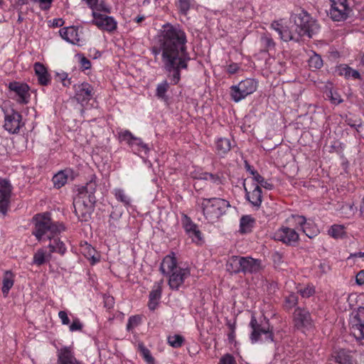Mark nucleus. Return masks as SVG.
I'll list each match as a JSON object with an SVG mask.
<instances>
[{
    "label": "nucleus",
    "mask_w": 364,
    "mask_h": 364,
    "mask_svg": "<svg viewBox=\"0 0 364 364\" xmlns=\"http://www.w3.org/2000/svg\"><path fill=\"white\" fill-rule=\"evenodd\" d=\"M159 39V48L154 47L155 56L161 53L164 70L172 73L171 80L176 85L181 79V70L186 69L191 60L187 52L186 33L179 27L166 23Z\"/></svg>",
    "instance_id": "obj_1"
},
{
    "label": "nucleus",
    "mask_w": 364,
    "mask_h": 364,
    "mask_svg": "<svg viewBox=\"0 0 364 364\" xmlns=\"http://www.w3.org/2000/svg\"><path fill=\"white\" fill-rule=\"evenodd\" d=\"M33 220L35 228L33 234L37 240L40 241L44 235H47V237L50 240L48 246L50 253L56 252L64 255L67 250L65 245L58 237H55V235L65 230L64 225L62 223H53L50 214L48 213L36 215L33 217Z\"/></svg>",
    "instance_id": "obj_2"
},
{
    "label": "nucleus",
    "mask_w": 364,
    "mask_h": 364,
    "mask_svg": "<svg viewBox=\"0 0 364 364\" xmlns=\"http://www.w3.org/2000/svg\"><path fill=\"white\" fill-rule=\"evenodd\" d=\"M200 206L208 222H217L230 206V203L220 198H201Z\"/></svg>",
    "instance_id": "obj_3"
},
{
    "label": "nucleus",
    "mask_w": 364,
    "mask_h": 364,
    "mask_svg": "<svg viewBox=\"0 0 364 364\" xmlns=\"http://www.w3.org/2000/svg\"><path fill=\"white\" fill-rule=\"evenodd\" d=\"M289 21L290 24L294 23L299 28L298 31L301 32L304 36H306L309 38H312L318 31L320 28L317 21L304 9L292 14Z\"/></svg>",
    "instance_id": "obj_4"
},
{
    "label": "nucleus",
    "mask_w": 364,
    "mask_h": 364,
    "mask_svg": "<svg viewBox=\"0 0 364 364\" xmlns=\"http://www.w3.org/2000/svg\"><path fill=\"white\" fill-rule=\"evenodd\" d=\"M250 326L252 328L250 338L252 343L259 341H273L272 330L270 328L269 320L266 318L258 321L255 316H252Z\"/></svg>",
    "instance_id": "obj_5"
},
{
    "label": "nucleus",
    "mask_w": 364,
    "mask_h": 364,
    "mask_svg": "<svg viewBox=\"0 0 364 364\" xmlns=\"http://www.w3.org/2000/svg\"><path fill=\"white\" fill-rule=\"evenodd\" d=\"M289 26H283L279 21H273L271 24L272 28L275 30L284 41L299 42L302 36L301 32L298 31V27L294 23Z\"/></svg>",
    "instance_id": "obj_6"
},
{
    "label": "nucleus",
    "mask_w": 364,
    "mask_h": 364,
    "mask_svg": "<svg viewBox=\"0 0 364 364\" xmlns=\"http://www.w3.org/2000/svg\"><path fill=\"white\" fill-rule=\"evenodd\" d=\"M257 82L251 78L242 80L238 85L231 87L232 99L238 102L257 90Z\"/></svg>",
    "instance_id": "obj_7"
},
{
    "label": "nucleus",
    "mask_w": 364,
    "mask_h": 364,
    "mask_svg": "<svg viewBox=\"0 0 364 364\" xmlns=\"http://www.w3.org/2000/svg\"><path fill=\"white\" fill-rule=\"evenodd\" d=\"M96 202L95 197L91 196V198L85 200L84 197L80 195L74 200L73 206L75 213L78 219L81 221H87L90 218L93 205Z\"/></svg>",
    "instance_id": "obj_8"
},
{
    "label": "nucleus",
    "mask_w": 364,
    "mask_h": 364,
    "mask_svg": "<svg viewBox=\"0 0 364 364\" xmlns=\"http://www.w3.org/2000/svg\"><path fill=\"white\" fill-rule=\"evenodd\" d=\"M351 335L360 342L364 341V307H359L353 314L350 321Z\"/></svg>",
    "instance_id": "obj_9"
},
{
    "label": "nucleus",
    "mask_w": 364,
    "mask_h": 364,
    "mask_svg": "<svg viewBox=\"0 0 364 364\" xmlns=\"http://www.w3.org/2000/svg\"><path fill=\"white\" fill-rule=\"evenodd\" d=\"M23 126L22 116L18 112L12 109L4 112V127L9 133L18 134L20 129Z\"/></svg>",
    "instance_id": "obj_10"
},
{
    "label": "nucleus",
    "mask_w": 364,
    "mask_h": 364,
    "mask_svg": "<svg viewBox=\"0 0 364 364\" xmlns=\"http://www.w3.org/2000/svg\"><path fill=\"white\" fill-rule=\"evenodd\" d=\"M331 9L328 11L330 18L334 21H344L348 16L350 8L347 0H330Z\"/></svg>",
    "instance_id": "obj_11"
},
{
    "label": "nucleus",
    "mask_w": 364,
    "mask_h": 364,
    "mask_svg": "<svg viewBox=\"0 0 364 364\" xmlns=\"http://www.w3.org/2000/svg\"><path fill=\"white\" fill-rule=\"evenodd\" d=\"M92 20L91 23L96 26L99 29L112 33L117 28V22L109 16L102 14L97 11L92 12Z\"/></svg>",
    "instance_id": "obj_12"
},
{
    "label": "nucleus",
    "mask_w": 364,
    "mask_h": 364,
    "mask_svg": "<svg viewBox=\"0 0 364 364\" xmlns=\"http://www.w3.org/2000/svg\"><path fill=\"white\" fill-rule=\"evenodd\" d=\"M13 186L6 178H0V213L5 215L8 211Z\"/></svg>",
    "instance_id": "obj_13"
},
{
    "label": "nucleus",
    "mask_w": 364,
    "mask_h": 364,
    "mask_svg": "<svg viewBox=\"0 0 364 364\" xmlns=\"http://www.w3.org/2000/svg\"><path fill=\"white\" fill-rule=\"evenodd\" d=\"M9 90L15 94V97H18L17 102L21 104H28L30 100L29 87L26 83L20 82H11L8 86Z\"/></svg>",
    "instance_id": "obj_14"
},
{
    "label": "nucleus",
    "mask_w": 364,
    "mask_h": 364,
    "mask_svg": "<svg viewBox=\"0 0 364 364\" xmlns=\"http://www.w3.org/2000/svg\"><path fill=\"white\" fill-rule=\"evenodd\" d=\"M75 98L76 100L83 105L87 103L93 97V87L88 82H82L74 85Z\"/></svg>",
    "instance_id": "obj_15"
},
{
    "label": "nucleus",
    "mask_w": 364,
    "mask_h": 364,
    "mask_svg": "<svg viewBox=\"0 0 364 364\" xmlns=\"http://www.w3.org/2000/svg\"><path fill=\"white\" fill-rule=\"evenodd\" d=\"M294 325L298 329L309 328L313 326L311 314L305 309L296 308L294 312Z\"/></svg>",
    "instance_id": "obj_16"
},
{
    "label": "nucleus",
    "mask_w": 364,
    "mask_h": 364,
    "mask_svg": "<svg viewBox=\"0 0 364 364\" xmlns=\"http://www.w3.org/2000/svg\"><path fill=\"white\" fill-rule=\"evenodd\" d=\"M57 364H83L77 360L72 346H63L57 350Z\"/></svg>",
    "instance_id": "obj_17"
},
{
    "label": "nucleus",
    "mask_w": 364,
    "mask_h": 364,
    "mask_svg": "<svg viewBox=\"0 0 364 364\" xmlns=\"http://www.w3.org/2000/svg\"><path fill=\"white\" fill-rule=\"evenodd\" d=\"M275 239L289 245H293L299 240V234L289 228H282L277 230L274 236Z\"/></svg>",
    "instance_id": "obj_18"
},
{
    "label": "nucleus",
    "mask_w": 364,
    "mask_h": 364,
    "mask_svg": "<svg viewBox=\"0 0 364 364\" xmlns=\"http://www.w3.org/2000/svg\"><path fill=\"white\" fill-rule=\"evenodd\" d=\"M168 275V285L170 288L173 290H178L184 280L190 276V271L188 269L179 268Z\"/></svg>",
    "instance_id": "obj_19"
},
{
    "label": "nucleus",
    "mask_w": 364,
    "mask_h": 364,
    "mask_svg": "<svg viewBox=\"0 0 364 364\" xmlns=\"http://www.w3.org/2000/svg\"><path fill=\"white\" fill-rule=\"evenodd\" d=\"M241 272L245 274H255L262 269L261 260L250 257H241Z\"/></svg>",
    "instance_id": "obj_20"
},
{
    "label": "nucleus",
    "mask_w": 364,
    "mask_h": 364,
    "mask_svg": "<svg viewBox=\"0 0 364 364\" xmlns=\"http://www.w3.org/2000/svg\"><path fill=\"white\" fill-rule=\"evenodd\" d=\"M183 226L186 233L191 237L193 242H199L201 240V232L196 224L187 215H184L182 219Z\"/></svg>",
    "instance_id": "obj_21"
},
{
    "label": "nucleus",
    "mask_w": 364,
    "mask_h": 364,
    "mask_svg": "<svg viewBox=\"0 0 364 364\" xmlns=\"http://www.w3.org/2000/svg\"><path fill=\"white\" fill-rule=\"evenodd\" d=\"M253 186V190L252 191H249L247 188L245 186V183H244L246 198L252 205L259 208L260 207L262 201V189L257 184H254Z\"/></svg>",
    "instance_id": "obj_22"
},
{
    "label": "nucleus",
    "mask_w": 364,
    "mask_h": 364,
    "mask_svg": "<svg viewBox=\"0 0 364 364\" xmlns=\"http://www.w3.org/2000/svg\"><path fill=\"white\" fill-rule=\"evenodd\" d=\"M180 267H177V261L173 255H166L160 265V271L163 274L168 275Z\"/></svg>",
    "instance_id": "obj_23"
},
{
    "label": "nucleus",
    "mask_w": 364,
    "mask_h": 364,
    "mask_svg": "<svg viewBox=\"0 0 364 364\" xmlns=\"http://www.w3.org/2000/svg\"><path fill=\"white\" fill-rule=\"evenodd\" d=\"M60 34L63 39L73 44H77L80 41L77 29L73 26L60 29Z\"/></svg>",
    "instance_id": "obj_24"
},
{
    "label": "nucleus",
    "mask_w": 364,
    "mask_h": 364,
    "mask_svg": "<svg viewBox=\"0 0 364 364\" xmlns=\"http://www.w3.org/2000/svg\"><path fill=\"white\" fill-rule=\"evenodd\" d=\"M337 71L339 75L343 76L346 79H353V80H360L361 75L360 73L350 68L346 64L340 65L337 68Z\"/></svg>",
    "instance_id": "obj_25"
},
{
    "label": "nucleus",
    "mask_w": 364,
    "mask_h": 364,
    "mask_svg": "<svg viewBox=\"0 0 364 364\" xmlns=\"http://www.w3.org/2000/svg\"><path fill=\"white\" fill-rule=\"evenodd\" d=\"M34 70L39 84L47 85L50 82V79L46 68L41 63H36L34 64Z\"/></svg>",
    "instance_id": "obj_26"
},
{
    "label": "nucleus",
    "mask_w": 364,
    "mask_h": 364,
    "mask_svg": "<svg viewBox=\"0 0 364 364\" xmlns=\"http://www.w3.org/2000/svg\"><path fill=\"white\" fill-rule=\"evenodd\" d=\"M14 277L15 275L11 271L7 270L4 272L1 287V291L4 296L8 295L10 289L14 286Z\"/></svg>",
    "instance_id": "obj_27"
},
{
    "label": "nucleus",
    "mask_w": 364,
    "mask_h": 364,
    "mask_svg": "<svg viewBox=\"0 0 364 364\" xmlns=\"http://www.w3.org/2000/svg\"><path fill=\"white\" fill-rule=\"evenodd\" d=\"M97 176L95 175H92L89 181L85 184V186L82 187V191L80 192V195L85 196L87 194V198H91V196L92 197L95 196V193L97 189Z\"/></svg>",
    "instance_id": "obj_28"
},
{
    "label": "nucleus",
    "mask_w": 364,
    "mask_h": 364,
    "mask_svg": "<svg viewBox=\"0 0 364 364\" xmlns=\"http://www.w3.org/2000/svg\"><path fill=\"white\" fill-rule=\"evenodd\" d=\"M241 257L232 256L227 262L226 269L231 274H237L241 272Z\"/></svg>",
    "instance_id": "obj_29"
},
{
    "label": "nucleus",
    "mask_w": 364,
    "mask_h": 364,
    "mask_svg": "<svg viewBox=\"0 0 364 364\" xmlns=\"http://www.w3.org/2000/svg\"><path fill=\"white\" fill-rule=\"evenodd\" d=\"M51 258V255L49 252L46 255L43 249H38L33 255V264L41 266L47 262H49Z\"/></svg>",
    "instance_id": "obj_30"
},
{
    "label": "nucleus",
    "mask_w": 364,
    "mask_h": 364,
    "mask_svg": "<svg viewBox=\"0 0 364 364\" xmlns=\"http://www.w3.org/2000/svg\"><path fill=\"white\" fill-rule=\"evenodd\" d=\"M255 224V219L250 215H244L240 218V232L247 233L252 231Z\"/></svg>",
    "instance_id": "obj_31"
},
{
    "label": "nucleus",
    "mask_w": 364,
    "mask_h": 364,
    "mask_svg": "<svg viewBox=\"0 0 364 364\" xmlns=\"http://www.w3.org/2000/svg\"><path fill=\"white\" fill-rule=\"evenodd\" d=\"M231 149L230 139L227 138H220L216 142V150L219 155H224Z\"/></svg>",
    "instance_id": "obj_32"
},
{
    "label": "nucleus",
    "mask_w": 364,
    "mask_h": 364,
    "mask_svg": "<svg viewBox=\"0 0 364 364\" xmlns=\"http://www.w3.org/2000/svg\"><path fill=\"white\" fill-rule=\"evenodd\" d=\"M335 361L338 364H353L352 355L345 350H341L336 353Z\"/></svg>",
    "instance_id": "obj_33"
},
{
    "label": "nucleus",
    "mask_w": 364,
    "mask_h": 364,
    "mask_svg": "<svg viewBox=\"0 0 364 364\" xmlns=\"http://www.w3.org/2000/svg\"><path fill=\"white\" fill-rule=\"evenodd\" d=\"M260 43L263 47V51L267 52L275 47V43L269 33H264L260 38Z\"/></svg>",
    "instance_id": "obj_34"
},
{
    "label": "nucleus",
    "mask_w": 364,
    "mask_h": 364,
    "mask_svg": "<svg viewBox=\"0 0 364 364\" xmlns=\"http://www.w3.org/2000/svg\"><path fill=\"white\" fill-rule=\"evenodd\" d=\"M137 348L147 364H155V360L151 355L150 350L144 345L143 343H139Z\"/></svg>",
    "instance_id": "obj_35"
},
{
    "label": "nucleus",
    "mask_w": 364,
    "mask_h": 364,
    "mask_svg": "<svg viewBox=\"0 0 364 364\" xmlns=\"http://www.w3.org/2000/svg\"><path fill=\"white\" fill-rule=\"evenodd\" d=\"M251 174L252 175V181H255L260 187H263L266 189L271 190L273 187V185L267 181L264 180L263 176H262L257 171H252Z\"/></svg>",
    "instance_id": "obj_36"
},
{
    "label": "nucleus",
    "mask_w": 364,
    "mask_h": 364,
    "mask_svg": "<svg viewBox=\"0 0 364 364\" xmlns=\"http://www.w3.org/2000/svg\"><path fill=\"white\" fill-rule=\"evenodd\" d=\"M68 181V175L63 171H59L53 177V183L57 188L63 187Z\"/></svg>",
    "instance_id": "obj_37"
},
{
    "label": "nucleus",
    "mask_w": 364,
    "mask_h": 364,
    "mask_svg": "<svg viewBox=\"0 0 364 364\" xmlns=\"http://www.w3.org/2000/svg\"><path fill=\"white\" fill-rule=\"evenodd\" d=\"M163 283H164V280L161 279L159 282H156L154 284L153 289L150 291V294H149V299L150 300L159 301V299H161V292H162L161 286H162Z\"/></svg>",
    "instance_id": "obj_38"
},
{
    "label": "nucleus",
    "mask_w": 364,
    "mask_h": 364,
    "mask_svg": "<svg viewBox=\"0 0 364 364\" xmlns=\"http://www.w3.org/2000/svg\"><path fill=\"white\" fill-rule=\"evenodd\" d=\"M193 1V0H177L176 6L180 13L183 15H187Z\"/></svg>",
    "instance_id": "obj_39"
},
{
    "label": "nucleus",
    "mask_w": 364,
    "mask_h": 364,
    "mask_svg": "<svg viewBox=\"0 0 364 364\" xmlns=\"http://www.w3.org/2000/svg\"><path fill=\"white\" fill-rule=\"evenodd\" d=\"M328 233L334 238L342 237L345 235V228L341 225H333L328 230Z\"/></svg>",
    "instance_id": "obj_40"
},
{
    "label": "nucleus",
    "mask_w": 364,
    "mask_h": 364,
    "mask_svg": "<svg viewBox=\"0 0 364 364\" xmlns=\"http://www.w3.org/2000/svg\"><path fill=\"white\" fill-rule=\"evenodd\" d=\"M114 196L117 200L124 203V205H129L131 204V199L124 190L120 188L115 189Z\"/></svg>",
    "instance_id": "obj_41"
},
{
    "label": "nucleus",
    "mask_w": 364,
    "mask_h": 364,
    "mask_svg": "<svg viewBox=\"0 0 364 364\" xmlns=\"http://www.w3.org/2000/svg\"><path fill=\"white\" fill-rule=\"evenodd\" d=\"M184 342V338L178 334L169 336L168 337V343L173 348H180Z\"/></svg>",
    "instance_id": "obj_42"
},
{
    "label": "nucleus",
    "mask_w": 364,
    "mask_h": 364,
    "mask_svg": "<svg viewBox=\"0 0 364 364\" xmlns=\"http://www.w3.org/2000/svg\"><path fill=\"white\" fill-rule=\"evenodd\" d=\"M131 146L135 148L139 151H143L144 154H147L149 151V148L146 144H145L141 139L135 137Z\"/></svg>",
    "instance_id": "obj_43"
},
{
    "label": "nucleus",
    "mask_w": 364,
    "mask_h": 364,
    "mask_svg": "<svg viewBox=\"0 0 364 364\" xmlns=\"http://www.w3.org/2000/svg\"><path fill=\"white\" fill-rule=\"evenodd\" d=\"M141 322V317L139 315L132 316L129 318L127 324V330L128 331H132L136 327L139 326Z\"/></svg>",
    "instance_id": "obj_44"
},
{
    "label": "nucleus",
    "mask_w": 364,
    "mask_h": 364,
    "mask_svg": "<svg viewBox=\"0 0 364 364\" xmlns=\"http://www.w3.org/2000/svg\"><path fill=\"white\" fill-rule=\"evenodd\" d=\"M119 139L127 142L129 146L133 143L134 136L129 130H121L118 132Z\"/></svg>",
    "instance_id": "obj_45"
},
{
    "label": "nucleus",
    "mask_w": 364,
    "mask_h": 364,
    "mask_svg": "<svg viewBox=\"0 0 364 364\" xmlns=\"http://www.w3.org/2000/svg\"><path fill=\"white\" fill-rule=\"evenodd\" d=\"M309 65L312 68L319 69L323 66V60L319 55L314 53L309 60Z\"/></svg>",
    "instance_id": "obj_46"
},
{
    "label": "nucleus",
    "mask_w": 364,
    "mask_h": 364,
    "mask_svg": "<svg viewBox=\"0 0 364 364\" xmlns=\"http://www.w3.org/2000/svg\"><path fill=\"white\" fill-rule=\"evenodd\" d=\"M298 302V296L295 293H290L285 297L284 306L286 309H290L295 306Z\"/></svg>",
    "instance_id": "obj_47"
},
{
    "label": "nucleus",
    "mask_w": 364,
    "mask_h": 364,
    "mask_svg": "<svg viewBox=\"0 0 364 364\" xmlns=\"http://www.w3.org/2000/svg\"><path fill=\"white\" fill-rule=\"evenodd\" d=\"M169 87V85L166 80L163 81L159 84L156 87V96L159 98L164 99L166 97V92Z\"/></svg>",
    "instance_id": "obj_48"
},
{
    "label": "nucleus",
    "mask_w": 364,
    "mask_h": 364,
    "mask_svg": "<svg viewBox=\"0 0 364 364\" xmlns=\"http://www.w3.org/2000/svg\"><path fill=\"white\" fill-rule=\"evenodd\" d=\"M296 223L301 226L303 232L308 236L309 238H311L313 235L310 232V230H309V224L306 223V218L304 216H297Z\"/></svg>",
    "instance_id": "obj_49"
},
{
    "label": "nucleus",
    "mask_w": 364,
    "mask_h": 364,
    "mask_svg": "<svg viewBox=\"0 0 364 364\" xmlns=\"http://www.w3.org/2000/svg\"><path fill=\"white\" fill-rule=\"evenodd\" d=\"M55 80L61 82L65 87H69L71 84L70 79L68 78L66 73H57Z\"/></svg>",
    "instance_id": "obj_50"
},
{
    "label": "nucleus",
    "mask_w": 364,
    "mask_h": 364,
    "mask_svg": "<svg viewBox=\"0 0 364 364\" xmlns=\"http://www.w3.org/2000/svg\"><path fill=\"white\" fill-rule=\"evenodd\" d=\"M95 11H103L107 14H109L111 12V8L107 6L105 1H102L100 4L96 3V7L95 8Z\"/></svg>",
    "instance_id": "obj_51"
},
{
    "label": "nucleus",
    "mask_w": 364,
    "mask_h": 364,
    "mask_svg": "<svg viewBox=\"0 0 364 364\" xmlns=\"http://www.w3.org/2000/svg\"><path fill=\"white\" fill-rule=\"evenodd\" d=\"M299 292L303 297H309L314 294L315 289L313 286L308 285L306 287L300 289Z\"/></svg>",
    "instance_id": "obj_52"
},
{
    "label": "nucleus",
    "mask_w": 364,
    "mask_h": 364,
    "mask_svg": "<svg viewBox=\"0 0 364 364\" xmlns=\"http://www.w3.org/2000/svg\"><path fill=\"white\" fill-rule=\"evenodd\" d=\"M34 2L39 4V7L42 10H48L52 4L53 0H33Z\"/></svg>",
    "instance_id": "obj_53"
},
{
    "label": "nucleus",
    "mask_w": 364,
    "mask_h": 364,
    "mask_svg": "<svg viewBox=\"0 0 364 364\" xmlns=\"http://www.w3.org/2000/svg\"><path fill=\"white\" fill-rule=\"evenodd\" d=\"M219 364H236V361L232 355L226 354L221 358Z\"/></svg>",
    "instance_id": "obj_54"
},
{
    "label": "nucleus",
    "mask_w": 364,
    "mask_h": 364,
    "mask_svg": "<svg viewBox=\"0 0 364 364\" xmlns=\"http://www.w3.org/2000/svg\"><path fill=\"white\" fill-rule=\"evenodd\" d=\"M69 328L70 331H81L82 328V324L78 318H75L73 319V323L70 324Z\"/></svg>",
    "instance_id": "obj_55"
},
{
    "label": "nucleus",
    "mask_w": 364,
    "mask_h": 364,
    "mask_svg": "<svg viewBox=\"0 0 364 364\" xmlns=\"http://www.w3.org/2000/svg\"><path fill=\"white\" fill-rule=\"evenodd\" d=\"M328 97L331 98L332 103L335 105H338L343 102V100L341 98L340 95L337 93H333L331 90L329 92Z\"/></svg>",
    "instance_id": "obj_56"
},
{
    "label": "nucleus",
    "mask_w": 364,
    "mask_h": 364,
    "mask_svg": "<svg viewBox=\"0 0 364 364\" xmlns=\"http://www.w3.org/2000/svg\"><path fill=\"white\" fill-rule=\"evenodd\" d=\"M105 306L107 309H112L114 306V300L111 296H107L104 297Z\"/></svg>",
    "instance_id": "obj_57"
},
{
    "label": "nucleus",
    "mask_w": 364,
    "mask_h": 364,
    "mask_svg": "<svg viewBox=\"0 0 364 364\" xmlns=\"http://www.w3.org/2000/svg\"><path fill=\"white\" fill-rule=\"evenodd\" d=\"M58 316L61 319L62 323L63 325H68L70 323V319L68 316V314L64 311H60L58 313Z\"/></svg>",
    "instance_id": "obj_58"
},
{
    "label": "nucleus",
    "mask_w": 364,
    "mask_h": 364,
    "mask_svg": "<svg viewBox=\"0 0 364 364\" xmlns=\"http://www.w3.org/2000/svg\"><path fill=\"white\" fill-rule=\"evenodd\" d=\"M80 65H81L82 68H83L84 70H87V69L90 68V67H91L90 61L85 57L81 58Z\"/></svg>",
    "instance_id": "obj_59"
},
{
    "label": "nucleus",
    "mask_w": 364,
    "mask_h": 364,
    "mask_svg": "<svg viewBox=\"0 0 364 364\" xmlns=\"http://www.w3.org/2000/svg\"><path fill=\"white\" fill-rule=\"evenodd\" d=\"M356 283L359 285L364 284V269L360 270L356 275Z\"/></svg>",
    "instance_id": "obj_60"
},
{
    "label": "nucleus",
    "mask_w": 364,
    "mask_h": 364,
    "mask_svg": "<svg viewBox=\"0 0 364 364\" xmlns=\"http://www.w3.org/2000/svg\"><path fill=\"white\" fill-rule=\"evenodd\" d=\"M204 178L205 180H210L212 181L214 183H216L217 181H220V178L218 176H216L212 173H205V177Z\"/></svg>",
    "instance_id": "obj_61"
},
{
    "label": "nucleus",
    "mask_w": 364,
    "mask_h": 364,
    "mask_svg": "<svg viewBox=\"0 0 364 364\" xmlns=\"http://www.w3.org/2000/svg\"><path fill=\"white\" fill-rule=\"evenodd\" d=\"M87 6L92 9V11H95V8L96 7V3L98 2V0H83Z\"/></svg>",
    "instance_id": "obj_62"
},
{
    "label": "nucleus",
    "mask_w": 364,
    "mask_h": 364,
    "mask_svg": "<svg viewBox=\"0 0 364 364\" xmlns=\"http://www.w3.org/2000/svg\"><path fill=\"white\" fill-rule=\"evenodd\" d=\"M238 69H239V67L237 64H235V63L230 64L228 67V72L230 74H234L238 70Z\"/></svg>",
    "instance_id": "obj_63"
},
{
    "label": "nucleus",
    "mask_w": 364,
    "mask_h": 364,
    "mask_svg": "<svg viewBox=\"0 0 364 364\" xmlns=\"http://www.w3.org/2000/svg\"><path fill=\"white\" fill-rule=\"evenodd\" d=\"M159 304L158 300H150L149 301V308L150 310H155Z\"/></svg>",
    "instance_id": "obj_64"
}]
</instances>
